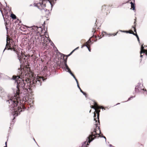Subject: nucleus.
I'll list each match as a JSON object with an SVG mask.
<instances>
[{"instance_id": "20", "label": "nucleus", "mask_w": 147, "mask_h": 147, "mask_svg": "<svg viewBox=\"0 0 147 147\" xmlns=\"http://www.w3.org/2000/svg\"><path fill=\"white\" fill-rule=\"evenodd\" d=\"M77 87H78V88L79 89L80 91L81 92V93H82L85 96H86V94L83 91H82V90L81 89V88H80L79 86H77Z\"/></svg>"}, {"instance_id": "25", "label": "nucleus", "mask_w": 147, "mask_h": 147, "mask_svg": "<svg viewBox=\"0 0 147 147\" xmlns=\"http://www.w3.org/2000/svg\"><path fill=\"white\" fill-rule=\"evenodd\" d=\"M7 45L6 44V46L5 48V49H4V50H3V54L4 51H5V50H10V49L8 48H7L6 47V46H7Z\"/></svg>"}, {"instance_id": "6", "label": "nucleus", "mask_w": 147, "mask_h": 147, "mask_svg": "<svg viewBox=\"0 0 147 147\" xmlns=\"http://www.w3.org/2000/svg\"><path fill=\"white\" fill-rule=\"evenodd\" d=\"M8 14V13H7L5 15V18L4 17V16L2 15L3 18L5 22V24L7 33H8V30H9V26H10L11 24V22L10 20L11 19L10 18V20L8 19V18H9V16Z\"/></svg>"}, {"instance_id": "48", "label": "nucleus", "mask_w": 147, "mask_h": 147, "mask_svg": "<svg viewBox=\"0 0 147 147\" xmlns=\"http://www.w3.org/2000/svg\"><path fill=\"white\" fill-rule=\"evenodd\" d=\"M141 90H143L144 91H146V90H144V89H141Z\"/></svg>"}, {"instance_id": "22", "label": "nucleus", "mask_w": 147, "mask_h": 147, "mask_svg": "<svg viewBox=\"0 0 147 147\" xmlns=\"http://www.w3.org/2000/svg\"><path fill=\"white\" fill-rule=\"evenodd\" d=\"M38 3H37V4H36V3H34V7H37L38 9H40H40H41L40 8V7L39 6H38Z\"/></svg>"}, {"instance_id": "17", "label": "nucleus", "mask_w": 147, "mask_h": 147, "mask_svg": "<svg viewBox=\"0 0 147 147\" xmlns=\"http://www.w3.org/2000/svg\"><path fill=\"white\" fill-rule=\"evenodd\" d=\"M40 10H44L45 12H47L46 13L47 15H49V14L50 13V12L49 11V10L46 9H44V8H42L41 9H40Z\"/></svg>"}, {"instance_id": "40", "label": "nucleus", "mask_w": 147, "mask_h": 147, "mask_svg": "<svg viewBox=\"0 0 147 147\" xmlns=\"http://www.w3.org/2000/svg\"><path fill=\"white\" fill-rule=\"evenodd\" d=\"M17 21H19V23H21V22H22V21H21V20H17Z\"/></svg>"}, {"instance_id": "55", "label": "nucleus", "mask_w": 147, "mask_h": 147, "mask_svg": "<svg viewBox=\"0 0 147 147\" xmlns=\"http://www.w3.org/2000/svg\"><path fill=\"white\" fill-rule=\"evenodd\" d=\"M67 58L66 57V59H65V60H66V63L67 62Z\"/></svg>"}, {"instance_id": "42", "label": "nucleus", "mask_w": 147, "mask_h": 147, "mask_svg": "<svg viewBox=\"0 0 147 147\" xmlns=\"http://www.w3.org/2000/svg\"><path fill=\"white\" fill-rule=\"evenodd\" d=\"M108 34L110 35L111 36V35H114V34H111V33H109Z\"/></svg>"}, {"instance_id": "19", "label": "nucleus", "mask_w": 147, "mask_h": 147, "mask_svg": "<svg viewBox=\"0 0 147 147\" xmlns=\"http://www.w3.org/2000/svg\"><path fill=\"white\" fill-rule=\"evenodd\" d=\"M130 4H131V8L133 10H134L135 9V6L134 4V3L132 2H131L130 3Z\"/></svg>"}, {"instance_id": "5", "label": "nucleus", "mask_w": 147, "mask_h": 147, "mask_svg": "<svg viewBox=\"0 0 147 147\" xmlns=\"http://www.w3.org/2000/svg\"><path fill=\"white\" fill-rule=\"evenodd\" d=\"M28 28L30 29L31 31L34 32V34L37 36L40 34V31L42 30V29L41 26H37L33 25L30 27H28Z\"/></svg>"}, {"instance_id": "33", "label": "nucleus", "mask_w": 147, "mask_h": 147, "mask_svg": "<svg viewBox=\"0 0 147 147\" xmlns=\"http://www.w3.org/2000/svg\"><path fill=\"white\" fill-rule=\"evenodd\" d=\"M5 3L6 4V7H7L8 8H9V6H7V2H5Z\"/></svg>"}, {"instance_id": "32", "label": "nucleus", "mask_w": 147, "mask_h": 147, "mask_svg": "<svg viewBox=\"0 0 147 147\" xmlns=\"http://www.w3.org/2000/svg\"><path fill=\"white\" fill-rule=\"evenodd\" d=\"M71 54H70V53L69 54V55H65V56H66V57L67 58V57H69V56L70 55H71Z\"/></svg>"}, {"instance_id": "54", "label": "nucleus", "mask_w": 147, "mask_h": 147, "mask_svg": "<svg viewBox=\"0 0 147 147\" xmlns=\"http://www.w3.org/2000/svg\"><path fill=\"white\" fill-rule=\"evenodd\" d=\"M33 139H34V140L35 141V142L37 143L35 141V140L33 138Z\"/></svg>"}, {"instance_id": "53", "label": "nucleus", "mask_w": 147, "mask_h": 147, "mask_svg": "<svg viewBox=\"0 0 147 147\" xmlns=\"http://www.w3.org/2000/svg\"><path fill=\"white\" fill-rule=\"evenodd\" d=\"M11 12V9H10V10H9V12Z\"/></svg>"}, {"instance_id": "38", "label": "nucleus", "mask_w": 147, "mask_h": 147, "mask_svg": "<svg viewBox=\"0 0 147 147\" xmlns=\"http://www.w3.org/2000/svg\"><path fill=\"white\" fill-rule=\"evenodd\" d=\"M49 42L50 43V44L52 42H53L50 39L49 40Z\"/></svg>"}, {"instance_id": "16", "label": "nucleus", "mask_w": 147, "mask_h": 147, "mask_svg": "<svg viewBox=\"0 0 147 147\" xmlns=\"http://www.w3.org/2000/svg\"><path fill=\"white\" fill-rule=\"evenodd\" d=\"M94 105L95 107H96V108H97V109H104V110L105 109H104V108L102 107H99V106H98L96 103V102H94Z\"/></svg>"}, {"instance_id": "37", "label": "nucleus", "mask_w": 147, "mask_h": 147, "mask_svg": "<svg viewBox=\"0 0 147 147\" xmlns=\"http://www.w3.org/2000/svg\"><path fill=\"white\" fill-rule=\"evenodd\" d=\"M75 50V49H74L70 53V54H71L73 53L74 52Z\"/></svg>"}, {"instance_id": "7", "label": "nucleus", "mask_w": 147, "mask_h": 147, "mask_svg": "<svg viewBox=\"0 0 147 147\" xmlns=\"http://www.w3.org/2000/svg\"><path fill=\"white\" fill-rule=\"evenodd\" d=\"M55 68L53 67L51 69L44 68L43 69V72L47 76H49L51 75V73H55Z\"/></svg>"}, {"instance_id": "18", "label": "nucleus", "mask_w": 147, "mask_h": 147, "mask_svg": "<svg viewBox=\"0 0 147 147\" xmlns=\"http://www.w3.org/2000/svg\"><path fill=\"white\" fill-rule=\"evenodd\" d=\"M96 113H97V120H98V122L99 123V112H100V110H96V111H95Z\"/></svg>"}, {"instance_id": "61", "label": "nucleus", "mask_w": 147, "mask_h": 147, "mask_svg": "<svg viewBox=\"0 0 147 147\" xmlns=\"http://www.w3.org/2000/svg\"><path fill=\"white\" fill-rule=\"evenodd\" d=\"M30 6H32V4H30Z\"/></svg>"}, {"instance_id": "63", "label": "nucleus", "mask_w": 147, "mask_h": 147, "mask_svg": "<svg viewBox=\"0 0 147 147\" xmlns=\"http://www.w3.org/2000/svg\"><path fill=\"white\" fill-rule=\"evenodd\" d=\"M129 34H132V33H131V32H129Z\"/></svg>"}, {"instance_id": "43", "label": "nucleus", "mask_w": 147, "mask_h": 147, "mask_svg": "<svg viewBox=\"0 0 147 147\" xmlns=\"http://www.w3.org/2000/svg\"><path fill=\"white\" fill-rule=\"evenodd\" d=\"M79 47H77V48H76V49H75V50H76L78 49Z\"/></svg>"}, {"instance_id": "2", "label": "nucleus", "mask_w": 147, "mask_h": 147, "mask_svg": "<svg viewBox=\"0 0 147 147\" xmlns=\"http://www.w3.org/2000/svg\"><path fill=\"white\" fill-rule=\"evenodd\" d=\"M47 78H44L41 77H38L37 76L32 81L29 80V82L31 83L30 87L32 89L34 88L36 86H40L41 85L42 81L45 82Z\"/></svg>"}, {"instance_id": "62", "label": "nucleus", "mask_w": 147, "mask_h": 147, "mask_svg": "<svg viewBox=\"0 0 147 147\" xmlns=\"http://www.w3.org/2000/svg\"><path fill=\"white\" fill-rule=\"evenodd\" d=\"M7 39H6V41L7 42V37H6Z\"/></svg>"}, {"instance_id": "9", "label": "nucleus", "mask_w": 147, "mask_h": 147, "mask_svg": "<svg viewBox=\"0 0 147 147\" xmlns=\"http://www.w3.org/2000/svg\"><path fill=\"white\" fill-rule=\"evenodd\" d=\"M6 95L7 96L8 99V100H6L7 101V100H9L7 96H9L10 97H10L9 96L7 95L4 92L3 89L1 87H0V96L1 97V98L3 100H4L5 99L4 97H5Z\"/></svg>"}, {"instance_id": "41", "label": "nucleus", "mask_w": 147, "mask_h": 147, "mask_svg": "<svg viewBox=\"0 0 147 147\" xmlns=\"http://www.w3.org/2000/svg\"><path fill=\"white\" fill-rule=\"evenodd\" d=\"M118 33V32H117L115 34H114V35H113L114 36H115L116 35H117V34Z\"/></svg>"}, {"instance_id": "46", "label": "nucleus", "mask_w": 147, "mask_h": 147, "mask_svg": "<svg viewBox=\"0 0 147 147\" xmlns=\"http://www.w3.org/2000/svg\"><path fill=\"white\" fill-rule=\"evenodd\" d=\"M18 59L19 60V61H20V62H21L20 60V58H19V57L18 55Z\"/></svg>"}, {"instance_id": "39", "label": "nucleus", "mask_w": 147, "mask_h": 147, "mask_svg": "<svg viewBox=\"0 0 147 147\" xmlns=\"http://www.w3.org/2000/svg\"><path fill=\"white\" fill-rule=\"evenodd\" d=\"M45 21L43 23V24H42V26H45Z\"/></svg>"}, {"instance_id": "35", "label": "nucleus", "mask_w": 147, "mask_h": 147, "mask_svg": "<svg viewBox=\"0 0 147 147\" xmlns=\"http://www.w3.org/2000/svg\"><path fill=\"white\" fill-rule=\"evenodd\" d=\"M132 28H133L134 29V32H136V30L135 27H134V26H132Z\"/></svg>"}, {"instance_id": "34", "label": "nucleus", "mask_w": 147, "mask_h": 147, "mask_svg": "<svg viewBox=\"0 0 147 147\" xmlns=\"http://www.w3.org/2000/svg\"><path fill=\"white\" fill-rule=\"evenodd\" d=\"M102 137L104 138L105 139V141L106 142V137L105 136H103V135H102Z\"/></svg>"}, {"instance_id": "51", "label": "nucleus", "mask_w": 147, "mask_h": 147, "mask_svg": "<svg viewBox=\"0 0 147 147\" xmlns=\"http://www.w3.org/2000/svg\"><path fill=\"white\" fill-rule=\"evenodd\" d=\"M109 146L110 147H112V145H111V144H110V145H109Z\"/></svg>"}, {"instance_id": "58", "label": "nucleus", "mask_w": 147, "mask_h": 147, "mask_svg": "<svg viewBox=\"0 0 147 147\" xmlns=\"http://www.w3.org/2000/svg\"><path fill=\"white\" fill-rule=\"evenodd\" d=\"M143 55H140V57H143Z\"/></svg>"}, {"instance_id": "52", "label": "nucleus", "mask_w": 147, "mask_h": 147, "mask_svg": "<svg viewBox=\"0 0 147 147\" xmlns=\"http://www.w3.org/2000/svg\"><path fill=\"white\" fill-rule=\"evenodd\" d=\"M5 146L6 145H7V142H6L5 143Z\"/></svg>"}, {"instance_id": "50", "label": "nucleus", "mask_w": 147, "mask_h": 147, "mask_svg": "<svg viewBox=\"0 0 147 147\" xmlns=\"http://www.w3.org/2000/svg\"><path fill=\"white\" fill-rule=\"evenodd\" d=\"M7 77L8 78V79H9V80H10V78H10L9 76H7Z\"/></svg>"}, {"instance_id": "4", "label": "nucleus", "mask_w": 147, "mask_h": 147, "mask_svg": "<svg viewBox=\"0 0 147 147\" xmlns=\"http://www.w3.org/2000/svg\"><path fill=\"white\" fill-rule=\"evenodd\" d=\"M20 67L18 68V73H17L16 75H13L12 77L10 78V80H12L15 81V82L16 81L18 82V80H20V79L21 77L24 75H22V72L23 71V69H22L21 67V65H20Z\"/></svg>"}, {"instance_id": "26", "label": "nucleus", "mask_w": 147, "mask_h": 147, "mask_svg": "<svg viewBox=\"0 0 147 147\" xmlns=\"http://www.w3.org/2000/svg\"><path fill=\"white\" fill-rule=\"evenodd\" d=\"M91 41L90 40V38L88 41L86 43V44L87 45L88 43H90L91 42Z\"/></svg>"}, {"instance_id": "15", "label": "nucleus", "mask_w": 147, "mask_h": 147, "mask_svg": "<svg viewBox=\"0 0 147 147\" xmlns=\"http://www.w3.org/2000/svg\"><path fill=\"white\" fill-rule=\"evenodd\" d=\"M51 45L52 46L55 52L58 50L53 42H52L51 43Z\"/></svg>"}, {"instance_id": "59", "label": "nucleus", "mask_w": 147, "mask_h": 147, "mask_svg": "<svg viewBox=\"0 0 147 147\" xmlns=\"http://www.w3.org/2000/svg\"><path fill=\"white\" fill-rule=\"evenodd\" d=\"M3 147H7V145H6V146H4Z\"/></svg>"}, {"instance_id": "28", "label": "nucleus", "mask_w": 147, "mask_h": 147, "mask_svg": "<svg viewBox=\"0 0 147 147\" xmlns=\"http://www.w3.org/2000/svg\"><path fill=\"white\" fill-rule=\"evenodd\" d=\"M90 107L91 108L93 109H94L95 111H96V109L95 108V107H94L93 106H91Z\"/></svg>"}, {"instance_id": "23", "label": "nucleus", "mask_w": 147, "mask_h": 147, "mask_svg": "<svg viewBox=\"0 0 147 147\" xmlns=\"http://www.w3.org/2000/svg\"><path fill=\"white\" fill-rule=\"evenodd\" d=\"M55 1H56V0H55ZM47 1H48L49 3L51 5V9H52L53 7V5L52 4H51V2L49 0H47ZM52 9H51V10Z\"/></svg>"}, {"instance_id": "1", "label": "nucleus", "mask_w": 147, "mask_h": 147, "mask_svg": "<svg viewBox=\"0 0 147 147\" xmlns=\"http://www.w3.org/2000/svg\"><path fill=\"white\" fill-rule=\"evenodd\" d=\"M14 84L17 89L12 88L13 94L11 97L7 96L9 100H7V102L10 104L9 106L11 113L10 117L13 118L10 122V129L16 121V117L26 109L22 101L29 103L31 99L29 97V94L31 93L29 80H25L23 76L18 82L16 81Z\"/></svg>"}, {"instance_id": "24", "label": "nucleus", "mask_w": 147, "mask_h": 147, "mask_svg": "<svg viewBox=\"0 0 147 147\" xmlns=\"http://www.w3.org/2000/svg\"><path fill=\"white\" fill-rule=\"evenodd\" d=\"M138 85L137 86H136V88H135V89H136L137 87H138V88H139V86H140L141 85V86H143V84H141V83H138Z\"/></svg>"}, {"instance_id": "60", "label": "nucleus", "mask_w": 147, "mask_h": 147, "mask_svg": "<svg viewBox=\"0 0 147 147\" xmlns=\"http://www.w3.org/2000/svg\"><path fill=\"white\" fill-rule=\"evenodd\" d=\"M8 132L9 133H10L11 132V131L9 130L8 131Z\"/></svg>"}, {"instance_id": "57", "label": "nucleus", "mask_w": 147, "mask_h": 147, "mask_svg": "<svg viewBox=\"0 0 147 147\" xmlns=\"http://www.w3.org/2000/svg\"><path fill=\"white\" fill-rule=\"evenodd\" d=\"M127 32V33H129V32L128 31H125V32Z\"/></svg>"}, {"instance_id": "44", "label": "nucleus", "mask_w": 147, "mask_h": 147, "mask_svg": "<svg viewBox=\"0 0 147 147\" xmlns=\"http://www.w3.org/2000/svg\"><path fill=\"white\" fill-rule=\"evenodd\" d=\"M120 32H125V31H122V30H120Z\"/></svg>"}, {"instance_id": "56", "label": "nucleus", "mask_w": 147, "mask_h": 147, "mask_svg": "<svg viewBox=\"0 0 147 147\" xmlns=\"http://www.w3.org/2000/svg\"><path fill=\"white\" fill-rule=\"evenodd\" d=\"M104 32V33H105V34H106L107 33L106 32Z\"/></svg>"}, {"instance_id": "27", "label": "nucleus", "mask_w": 147, "mask_h": 147, "mask_svg": "<svg viewBox=\"0 0 147 147\" xmlns=\"http://www.w3.org/2000/svg\"><path fill=\"white\" fill-rule=\"evenodd\" d=\"M96 117V114L94 113V120L95 121V122H97V120L96 119L95 117Z\"/></svg>"}, {"instance_id": "13", "label": "nucleus", "mask_w": 147, "mask_h": 147, "mask_svg": "<svg viewBox=\"0 0 147 147\" xmlns=\"http://www.w3.org/2000/svg\"><path fill=\"white\" fill-rule=\"evenodd\" d=\"M88 139H87V140L82 144L81 147H87V146L89 145Z\"/></svg>"}, {"instance_id": "12", "label": "nucleus", "mask_w": 147, "mask_h": 147, "mask_svg": "<svg viewBox=\"0 0 147 147\" xmlns=\"http://www.w3.org/2000/svg\"><path fill=\"white\" fill-rule=\"evenodd\" d=\"M41 1L42 2H39L38 3V4H40L41 7L42 8H43V7H46V4H44L43 3L45 1H47V0H41Z\"/></svg>"}, {"instance_id": "29", "label": "nucleus", "mask_w": 147, "mask_h": 147, "mask_svg": "<svg viewBox=\"0 0 147 147\" xmlns=\"http://www.w3.org/2000/svg\"><path fill=\"white\" fill-rule=\"evenodd\" d=\"M71 76H73V78H74V79L75 80H76V77H75V76H74V75L73 74L72 75H71Z\"/></svg>"}, {"instance_id": "8", "label": "nucleus", "mask_w": 147, "mask_h": 147, "mask_svg": "<svg viewBox=\"0 0 147 147\" xmlns=\"http://www.w3.org/2000/svg\"><path fill=\"white\" fill-rule=\"evenodd\" d=\"M99 135V134H96V131L94 130L93 132H91V134H90L89 136L87 138L88 139V142L90 143L93 140L96 138V135Z\"/></svg>"}, {"instance_id": "49", "label": "nucleus", "mask_w": 147, "mask_h": 147, "mask_svg": "<svg viewBox=\"0 0 147 147\" xmlns=\"http://www.w3.org/2000/svg\"><path fill=\"white\" fill-rule=\"evenodd\" d=\"M88 50L89 51V52H90V49H89V47H88Z\"/></svg>"}, {"instance_id": "64", "label": "nucleus", "mask_w": 147, "mask_h": 147, "mask_svg": "<svg viewBox=\"0 0 147 147\" xmlns=\"http://www.w3.org/2000/svg\"><path fill=\"white\" fill-rule=\"evenodd\" d=\"M91 110H90L89 111V113H90V112H91Z\"/></svg>"}, {"instance_id": "45", "label": "nucleus", "mask_w": 147, "mask_h": 147, "mask_svg": "<svg viewBox=\"0 0 147 147\" xmlns=\"http://www.w3.org/2000/svg\"><path fill=\"white\" fill-rule=\"evenodd\" d=\"M84 46H86L87 47V48H88V47L87 45H84Z\"/></svg>"}, {"instance_id": "30", "label": "nucleus", "mask_w": 147, "mask_h": 147, "mask_svg": "<svg viewBox=\"0 0 147 147\" xmlns=\"http://www.w3.org/2000/svg\"><path fill=\"white\" fill-rule=\"evenodd\" d=\"M75 81H76V82L77 83V86H79V84H78V80L77 79H76V80H75Z\"/></svg>"}, {"instance_id": "11", "label": "nucleus", "mask_w": 147, "mask_h": 147, "mask_svg": "<svg viewBox=\"0 0 147 147\" xmlns=\"http://www.w3.org/2000/svg\"><path fill=\"white\" fill-rule=\"evenodd\" d=\"M146 53V55H147V51L145 50L144 49V47L143 46V45H142L141 48V51L140 52V53L141 54H142V53Z\"/></svg>"}, {"instance_id": "14", "label": "nucleus", "mask_w": 147, "mask_h": 147, "mask_svg": "<svg viewBox=\"0 0 147 147\" xmlns=\"http://www.w3.org/2000/svg\"><path fill=\"white\" fill-rule=\"evenodd\" d=\"M10 17L13 20L17 19V20H19V19L16 16V15L13 13L11 14Z\"/></svg>"}, {"instance_id": "3", "label": "nucleus", "mask_w": 147, "mask_h": 147, "mask_svg": "<svg viewBox=\"0 0 147 147\" xmlns=\"http://www.w3.org/2000/svg\"><path fill=\"white\" fill-rule=\"evenodd\" d=\"M56 55L58 58L61 60L59 64V66L62 69L63 71H64V54L61 53L58 50L55 52Z\"/></svg>"}, {"instance_id": "47", "label": "nucleus", "mask_w": 147, "mask_h": 147, "mask_svg": "<svg viewBox=\"0 0 147 147\" xmlns=\"http://www.w3.org/2000/svg\"><path fill=\"white\" fill-rule=\"evenodd\" d=\"M132 98V97H130L129 98H128V100H130V99L131 98Z\"/></svg>"}, {"instance_id": "21", "label": "nucleus", "mask_w": 147, "mask_h": 147, "mask_svg": "<svg viewBox=\"0 0 147 147\" xmlns=\"http://www.w3.org/2000/svg\"><path fill=\"white\" fill-rule=\"evenodd\" d=\"M96 26H97V25H96V24L95 23V24L92 28L93 31H92V32H93L94 33L95 32V29L96 28Z\"/></svg>"}, {"instance_id": "36", "label": "nucleus", "mask_w": 147, "mask_h": 147, "mask_svg": "<svg viewBox=\"0 0 147 147\" xmlns=\"http://www.w3.org/2000/svg\"><path fill=\"white\" fill-rule=\"evenodd\" d=\"M137 38L139 42L140 43V40H139V37H138Z\"/></svg>"}, {"instance_id": "10", "label": "nucleus", "mask_w": 147, "mask_h": 147, "mask_svg": "<svg viewBox=\"0 0 147 147\" xmlns=\"http://www.w3.org/2000/svg\"><path fill=\"white\" fill-rule=\"evenodd\" d=\"M65 68L67 70H66L67 72L69 73L70 74L72 75L73 74L71 72V71L70 70V69L69 68L68 66L67 65L66 63V60L65 59Z\"/></svg>"}, {"instance_id": "31", "label": "nucleus", "mask_w": 147, "mask_h": 147, "mask_svg": "<svg viewBox=\"0 0 147 147\" xmlns=\"http://www.w3.org/2000/svg\"><path fill=\"white\" fill-rule=\"evenodd\" d=\"M132 34H133V35H134L136 36L137 38V37H138V35L137 34H135L134 33H132Z\"/></svg>"}]
</instances>
